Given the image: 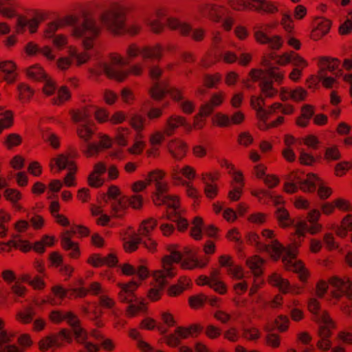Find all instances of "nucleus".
<instances>
[{
  "label": "nucleus",
  "instance_id": "obj_1",
  "mask_svg": "<svg viewBox=\"0 0 352 352\" xmlns=\"http://www.w3.org/2000/svg\"><path fill=\"white\" fill-rule=\"evenodd\" d=\"M50 320L55 323L67 321L72 328V333L67 329H63L58 334L50 335L43 338L39 342V348L42 351H47L52 346H61L60 340L68 342L72 341L73 337L82 349L79 352H97L98 346L87 340V332L79 325V320L72 312H63L60 310H54L50 314Z\"/></svg>",
  "mask_w": 352,
  "mask_h": 352
},
{
  "label": "nucleus",
  "instance_id": "obj_2",
  "mask_svg": "<svg viewBox=\"0 0 352 352\" xmlns=\"http://www.w3.org/2000/svg\"><path fill=\"white\" fill-rule=\"evenodd\" d=\"M262 236L267 240L266 243L262 242L260 236L255 233L249 234L248 241L261 250L268 252L274 259L282 257L285 268L297 273L300 280L302 282H305L308 276V272L303 264L296 258V248L298 244L296 239H295L293 246L284 247L274 239V233L272 230H264Z\"/></svg>",
  "mask_w": 352,
  "mask_h": 352
},
{
  "label": "nucleus",
  "instance_id": "obj_3",
  "mask_svg": "<svg viewBox=\"0 0 352 352\" xmlns=\"http://www.w3.org/2000/svg\"><path fill=\"white\" fill-rule=\"evenodd\" d=\"M77 18L68 16L63 19L49 23L43 32L45 38L52 39L56 36V32L66 25H73L72 36L76 38H82V46L85 50H91L96 39L101 33V27L96 19L92 16H86L82 21L76 23Z\"/></svg>",
  "mask_w": 352,
  "mask_h": 352
},
{
  "label": "nucleus",
  "instance_id": "obj_4",
  "mask_svg": "<svg viewBox=\"0 0 352 352\" xmlns=\"http://www.w3.org/2000/svg\"><path fill=\"white\" fill-rule=\"evenodd\" d=\"M170 253L166 256L162 261V270L154 274V278L157 283V288H153L149 292V298L153 300L159 298L160 292L168 283V280L175 274L173 263H181L184 268L193 269L195 267H204L206 265L208 259L199 260L191 250H186V258L183 259V254L179 251L175 245H170L168 248Z\"/></svg>",
  "mask_w": 352,
  "mask_h": 352
},
{
  "label": "nucleus",
  "instance_id": "obj_5",
  "mask_svg": "<svg viewBox=\"0 0 352 352\" xmlns=\"http://www.w3.org/2000/svg\"><path fill=\"white\" fill-rule=\"evenodd\" d=\"M148 179L147 182L138 181L134 183L132 186L133 191L138 192L144 189L147 184L153 186L155 190V194L153 197L155 204L157 206L162 204L166 205L168 208V219L177 223L179 230H185L188 226V221L181 213L177 198L165 194L168 189V184L163 179L164 177H148Z\"/></svg>",
  "mask_w": 352,
  "mask_h": 352
},
{
  "label": "nucleus",
  "instance_id": "obj_6",
  "mask_svg": "<svg viewBox=\"0 0 352 352\" xmlns=\"http://www.w3.org/2000/svg\"><path fill=\"white\" fill-rule=\"evenodd\" d=\"M320 212L314 209L309 213V224L305 221H297L292 219L289 212L282 207H278L276 210V217L283 228H292L294 233L298 238L303 236L306 232L315 234L321 229V225L317 223Z\"/></svg>",
  "mask_w": 352,
  "mask_h": 352
},
{
  "label": "nucleus",
  "instance_id": "obj_7",
  "mask_svg": "<svg viewBox=\"0 0 352 352\" xmlns=\"http://www.w3.org/2000/svg\"><path fill=\"white\" fill-rule=\"evenodd\" d=\"M156 225V220L150 219L142 222L138 230V234L134 232L126 233L123 237V245L126 251L135 250L139 244H142L149 251H154L157 244L151 237L150 233Z\"/></svg>",
  "mask_w": 352,
  "mask_h": 352
},
{
  "label": "nucleus",
  "instance_id": "obj_8",
  "mask_svg": "<svg viewBox=\"0 0 352 352\" xmlns=\"http://www.w3.org/2000/svg\"><path fill=\"white\" fill-rule=\"evenodd\" d=\"M309 311L314 314V320L319 325L318 336L320 340L317 342L318 348L321 351H328L331 347V342L329 340L331 329L334 324L328 314L320 309L319 302L315 298H310L308 301Z\"/></svg>",
  "mask_w": 352,
  "mask_h": 352
},
{
  "label": "nucleus",
  "instance_id": "obj_9",
  "mask_svg": "<svg viewBox=\"0 0 352 352\" xmlns=\"http://www.w3.org/2000/svg\"><path fill=\"white\" fill-rule=\"evenodd\" d=\"M104 199L111 207L112 215L116 217H121L129 206L135 209H138L142 204L141 196L134 195L129 197L124 195L115 186L109 187L107 195H104Z\"/></svg>",
  "mask_w": 352,
  "mask_h": 352
},
{
  "label": "nucleus",
  "instance_id": "obj_10",
  "mask_svg": "<svg viewBox=\"0 0 352 352\" xmlns=\"http://www.w3.org/2000/svg\"><path fill=\"white\" fill-rule=\"evenodd\" d=\"M295 181H289L285 184L287 192L293 193L300 188L303 191L314 192L318 190V195L322 199H327L331 194V189L325 186L320 177H296Z\"/></svg>",
  "mask_w": 352,
  "mask_h": 352
},
{
  "label": "nucleus",
  "instance_id": "obj_11",
  "mask_svg": "<svg viewBox=\"0 0 352 352\" xmlns=\"http://www.w3.org/2000/svg\"><path fill=\"white\" fill-rule=\"evenodd\" d=\"M126 64L129 61L135 59L140 56L142 60H160L163 56V47L160 44L154 45L142 46L136 43H129L124 50Z\"/></svg>",
  "mask_w": 352,
  "mask_h": 352
},
{
  "label": "nucleus",
  "instance_id": "obj_12",
  "mask_svg": "<svg viewBox=\"0 0 352 352\" xmlns=\"http://www.w3.org/2000/svg\"><path fill=\"white\" fill-rule=\"evenodd\" d=\"M102 25L116 35H122L124 32V8L117 6L103 12L100 16Z\"/></svg>",
  "mask_w": 352,
  "mask_h": 352
},
{
  "label": "nucleus",
  "instance_id": "obj_13",
  "mask_svg": "<svg viewBox=\"0 0 352 352\" xmlns=\"http://www.w3.org/2000/svg\"><path fill=\"white\" fill-rule=\"evenodd\" d=\"M229 3L232 8L237 11L254 10L272 14L278 11V3L270 0H230Z\"/></svg>",
  "mask_w": 352,
  "mask_h": 352
},
{
  "label": "nucleus",
  "instance_id": "obj_14",
  "mask_svg": "<svg viewBox=\"0 0 352 352\" xmlns=\"http://www.w3.org/2000/svg\"><path fill=\"white\" fill-rule=\"evenodd\" d=\"M125 65L126 62L124 57L119 53L113 52L109 55L108 62L101 63L100 67L107 77L122 82L126 78V73L120 66Z\"/></svg>",
  "mask_w": 352,
  "mask_h": 352
},
{
  "label": "nucleus",
  "instance_id": "obj_15",
  "mask_svg": "<svg viewBox=\"0 0 352 352\" xmlns=\"http://www.w3.org/2000/svg\"><path fill=\"white\" fill-rule=\"evenodd\" d=\"M138 285V283L135 281H131L129 284L120 285V300L123 302L129 303L126 309V314L131 317L143 311L144 309L143 302H140L133 295V292Z\"/></svg>",
  "mask_w": 352,
  "mask_h": 352
},
{
  "label": "nucleus",
  "instance_id": "obj_16",
  "mask_svg": "<svg viewBox=\"0 0 352 352\" xmlns=\"http://www.w3.org/2000/svg\"><path fill=\"white\" fill-rule=\"evenodd\" d=\"M19 342L22 346H29L31 340L28 336L22 335L16 337L12 333L3 329V322L0 320V352H21L16 346Z\"/></svg>",
  "mask_w": 352,
  "mask_h": 352
},
{
  "label": "nucleus",
  "instance_id": "obj_17",
  "mask_svg": "<svg viewBox=\"0 0 352 352\" xmlns=\"http://www.w3.org/2000/svg\"><path fill=\"white\" fill-rule=\"evenodd\" d=\"M74 154H60L57 157L52 158L50 162V168L52 174H59L60 172L66 168L68 173L66 176H74L78 173V167L73 157Z\"/></svg>",
  "mask_w": 352,
  "mask_h": 352
},
{
  "label": "nucleus",
  "instance_id": "obj_18",
  "mask_svg": "<svg viewBox=\"0 0 352 352\" xmlns=\"http://www.w3.org/2000/svg\"><path fill=\"white\" fill-rule=\"evenodd\" d=\"M89 233V230L82 226H76L72 227L71 230L66 231L61 239L62 245L64 249L68 251L69 256L72 258H76L79 254V250L77 244L72 241L71 239L72 234H79L80 236L88 235Z\"/></svg>",
  "mask_w": 352,
  "mask_h": 352
},
{
  "label": "nucleus",
  "instance_id": "obj_19",
  "mask_svg": "<svg viewBox=\"0 0 352 352\" xmlns=\"http://www.w3.org/2000/svg\"><path fill=\"white\" fill-rule=\"evenodd\" d=\"M249 77L253 82H256L260 79H268L280 84L285 78V73L278 67H270L265 70L252 69L249 73Z\"/></svg>",
  "mask_w": 352,
  "mask_h": 352
},
{
  "label": "nucleus",
  "instance_id": "obj_20",
  "mask_svg": "<svg viewBox=\"0 0 352 352\" xmlns=\"http://www.w3.org/2000/svg\"><path fill=\"white\" fill-rule=\"evenodd\" d=\"M329 284L334 288L332 292L333 298L339 299L342 296H346L352 300V284L349 279L333 276L329 279Z\"/></svg>",
  "mask_w": 352,
  "mask_h": 352
},
{
  "label": "nucleus",
  "instance_id": "obj_21",
  "mask_svg": "<svg viewBox=\"0 0 352 352\" xmlns=\"http://www.w3.org/2000/svg\"><path fill=\"white\" fill-rule=\"evenodd\" d=\"M181 126L190 131L192 126L187 122L186 119L179 115L173 114L168 116L165 122L164 130L167 137L173 135Z\"/></svg>",
  "mask_w": 352,
  "mask_h": 352
},
{
  "label": "nucleus",
  "instance_id": "obj_22",
  "mask_svg": "<svg viewBox=\"0 0 352 352\" xmlns=\"http://www.w3.org/2000/svg\"><path fill=\"white\" fill-rule=\"evenodd\" d=\"M41 23L38 16L28 18L24 16H18L16 21L15 31L16 34H21L28 29L31 34L36 32Z\"/></svg>",
  "mask_w": 352,
  "mask_h": 352
},
{
  "label": "nucleus",
  "instance_id": "obj_23",
  "mask_svg": "<svg viewBox=\"0 0 352 352\" xmlns=\"http://www.w3.org/2000/svg\"><path fill=\"white\" fill-rule=\"evenodd\" d=\"M340 65V60L337 58L321 57L318 61V74H327V72L332 73L336 77L342 76L340 69H338Z\"/></svg>",
  "mask_w": 352,
  "mask_h": 352
},
{
  "label": "nucleus",
  "instance_id": "obj_24",
  "mask_svg": "<svg viewBox=\"0 0 352 352\" xmlns=\"http://www.w3.org/2000/svg\"><path fill=\"white\" fill-rule=\"evenodd\" d=\"M226 94L223 91H219L212 94L210 100L200 107L201 116H209L214 109L220 107L225 100Z\"/></svg>",
  "mask_w": 352,
  "mask_h": 352
},
{
  "label": "nucleus",
  "instance_id": "obj_25",
  "mask_svg": "<svg viewBox=\"0 0 352 352\" xmlns=\"http://www.w3.org/2000/svg\"><path fill=\"white\" fill-rule=\"evenodd\" d=\"M170 95L174 100L179 102V107L184 113L189 115L194 112L195 109V102L193 101L184 99L183 93L181 90L173 88L170 91Z\"/></svg>",
  "mask_w": 352,
  "mask_h": 352
},
{
  "label": "nucleus",
  "instance_id": "obj_26",
  "mask_svg": "<svg viewBox=\"0 0 352 352\" xmlns=\"http://www.w3.org/2000/svg\"><path fill=\"white\" fill-rule=\"evenodd\" d=\"M270 283L274 286L278 287L283 293H291L298 294L300 293V288L298 286H292L287 280L282 278L278 274H274L270 278Z\"/></svg>",
  "mask_w": 352,
  "mask_h": 352
},
{
  "label": "nucleus",
  "instance_id": "obj_27",
  "mask_svg": "<svg viewBox=\"0 0 352 352\" xmlns=\"http://www.w3.org/2000/svg\"><path fill=\"white\" fill-rule=\"evenodd\" d=\"M315 28L312 30L310 37L318 41L326 35L331 28V21L324 18H318L315 21Z\"/></svg>",
  "mask_w": 352,
  "mask_h": 352
},
{
  "label": "nucleus",
  "instance_id": "obj_28",
  "mask_svg": "<svg viewBox=\"0 0 352 352\" xmlns=\"http://www.w3.org/2000/svg\"><path fill=\"white\" fill-rule=\"evenodd\" d=\"M198 284L207 285L219 294H224L226 291L224 284L219 280L218 272L216 271L212 273L210 278L206 276L201 277Z\"/></svg>",
  "mask_w": 352,
  "mask_h": 352
},
{
  "label": "nucleus",
  "instance_id": "obj_29",
  "mask_svg": "<svg viewBox=\"0 0 352 352\" xmlns=\"http://www.w3.org/2000/svg\"><path fill=\"white\" fill-rule=\"evenodd\" d=\"M219 261L222 266L228 268V272L232 278L236 280H241L244 278V273L242 268L239 266L234 265L230 257L221 256Z\"/></svg>",
  "mask_w": 352,
  "mask_h": 352
},
{
  "label": "nucleus",
  "instance_id": "obj_30",
  "mask_svg": "<svg viewBox=\"0 0 352 352\" xmlns=\"http://www.w3.org/2000/svg\"><path fill=\"white\" fill-rule=\"evenodd\" d=\"M168 147L172 156L177 160L184 157L187 151L186 144L179 139L171 140L168 143Z\"/></svg>",
  "mask_w": 352,
  "mask_h": 352
},
{
  "label": "nucleus",
  "instance_id": "obj_31",
  "mask_svg": "<svg viewBox=\"0 0 352 352\" xmlns=\"http://www.w3.org/2000/svg\"><path fill=\"white\" fill-rule=\"evenodd\" d=\"M166 24L170 29L178 30L183 36H188L190 34V25L188 23L180 21L177 18L168 17Z\"/></svg>",
  "mask_w": 352,
  "mask_h": 352
},
{
  "label": "nucleus",
  "instance_id": "obj_32",
  "mask_svg": "<svg viewBox=\"0 0 352 352\" xmlns=\"http://www.w3.org/2000/svg\"><path fill=\"white\" fill-rule=\"evenodd\" d=\"M173 89V88L168 89L167 85L164 81H157L154 82L151 87L150 89V94L153 99L160 100L164 98L166 92L170 94Z\"/></svg>",
  "mask_w": 352,
  "mask_h": 352
},
{
  "label": "nucleus",
  "instance_id": "obj_33",
  "mask_svg": "<svg viewBox=\"0 0 352 352\" xmlns=\"http://www.w3.org/2000/svg\"><path fill=\"white\" fill-rule=\"evenodd\" d=\"M89 263L95 267H99L101 265H107L113 267L116 265L118 260L113 254H109L106 257H102L100 255H94L89 258Z\"/></svg>",
  "mask_w": 352,
  "mask_h": 352
},
{
  "label": "nucleus",
  "instance_id": "obj_34",
  "mask_svg": "<svg viewBox=\"0 0 352 352\" xmlns=\"http://www.w3.org/2000/svg\"><path fill=\"white\" fill-rule=\"evenodd\" d=\"M0 69L3 72L5 76V80L12 83L15 80L16 74L15 72L16 65L12 60H6L0 63Z\"/></svg>",
  "mask_w": 352,
  "mask_h": 352
},
{
  "label": "nucleus",
  "instance_id": "obj_35",
  "mask_svg": "<svg viewBox=\"0 0 352 352\" xmlns=\"http://www.w3.org/2000/svg\"><path fill=\"white\" fill-rule=\"evenodd\" d=\"M72 118L75 122H92L89 120L91 114V109L89 107H84L70 111Z\"/></svg>",
  "mask_w": 352,
  "mask_h": 352
},
{
  "label": "nucleus",
  "instance_id": "obj_36",
  "mask_svg": "<svg viewBox=\"0 0 352 352\" xmlns=\"http://www.w3.org/2000/svg\"><path fill=\"white\" fill-rule=\"evenodd\" d=\"M26 75L30 79L36 81L43 80L47 77L43 67L38 63L28 67Z\"/></svg>",
  "mask_w": 352,
  "mask_h": 352
},
{
  "label": "nucleus",
  "instance_id": "obj_37",
  "mask_svg": "<svg viewBox=\"0 0 352 352\" xmlns=\"http://www.w3.org/2000/svg\"><path fill=\"white\" fill-rule=\"evenodd\" d=\"M146 118L141 114L133 113L129 119V124L136 131L138 137H142V131L144 129Z\"/></svg>",
  "mask_w": 352,
  "mask_h": 352
},
{
  "label": "nucleus",
  "instance_id": "obj_38",
  "mask_svg": "<svg viewBox=\"0 0 352 352\" xmlns=\"http://www.w3.org/2000/svg\"><path fill=\"white\" fill-rule=\"evenodd\" d=\"M94 122H86L80 124L77 128V134L78 137L85 142L91 140L94 133Z\"/></svg>",
  "mask_w": 352,
  "mask_h": 352
},
{
  "label": "nucleus",
  "instance_id": "obj_39",
  "mask_svg": "<svg viewBox=\"0 0 352 352\" xmlns=\"http://www.w3.org/2000/svg\"><path fill=\"white\" fill-rule=\"evenodd\" d=\"M123 274L131 276L137 275L140 279H144L148 276V270L144 266H139L138 269L129 264H124L122 266Z\"/></svg>",
  "mask_w": 352,
  "mask_h": 352
},
{
  "label": "nucleus",
  "instance_id": "obj_40",
  "mask_svg": "<svg viewBox=\"0 0 352 352\" xmlns=\"http://www.w3.org/2000/svg\"><path fill=\"white\" fill-rule=\"evenodd\" d=\"M332 229L336 231L339 236L344 237L348 231L352 230V215H346L343 219L340 226H333Z\"/></svg>",
  "mask_w": 352,
  "mask_h": 352
},
{
  "label": "nucleus",
  "instance_id": "obj_41",
  "mask_svg": "<svg viewBox=\"0 0 352 352\" xmlns=\"http://www.w3.org/2000/svg\"><path fill=\"white\" fill-rule=\"evenodd\" d=\"M200 13L204 16H208L214 21H218L219 8L216 5L206 4L199 7Z\"/></svg>",
  "mask_w": 352,
  "mask_h": 352
},
{
  "label": "nucleus",
  "instance_id": "obj_42",
  "mask_svg": "<svg viewBox=\"0 0 352 352\" xmlns=\"http://www.w3.org/2000/svg\"><path fill=\"white\" fill-rule=\"evenodd\" d=\"M217 300V298H208L207 296L200 294L190 297L189 299V303L192 307L196 308L202 305L206 302H208L211 305L214 306Z\"/></svg>",
  "mask_w": 352,
  "mask_h": 352
},
{
  "label": "nucleus",
  "instance_id": "obj_43",
  "mask_svg": "<svg viewBox=\"0 0 352 352\" xmlns=\"http://www.w3.org/2000/svg\"><path fill=\"white\" fill-rule=\"evenodd\" d=\"M98 299L100 306L103 308L110 309L111 314L115 317L116 319H118L119 315L117 309L114 308L115 301L104 294H100Z\"/></svg>",
  "mask_w": 352,
  "mask_h": 352
},
{
  "label": "nucleus",
  "instance_id": "obj_44",
  "mask_svg": "<svg viewBox=\"0 0 352 352\" xmlns=\"http://www.w3.org/2000/svg\"><path fill=\"white\" fill-rule=\"evenodd\" d=\"M263 263L264 261L258 256H254L247 260V265L255 276H259L262 274Z\"/></svg>",
  "mask_w": 352,
  "mask_h": 352
},
{
  "label": "nucleus",
  "instance_id": "obj_45",
  "mask_svg": "<svg viewBox=\"0 0 352 352\" xmlns=\"http://www.w3.org/2000/svg\"><path fill=\"white\" fill-rule=\"evenodd\" d=\"M259 80H261L260 87L261 92L265 97L273 98L277 94L278 91L274 88L272 81L269 80L268 79H260Z\"/></svg>",
  "mask_w": 352,
  "mask_h": 352
},
{
  "label": "nucleus",
  "instance_id": "obj_46",
  "mask_svg": "<svg viewBox=\"0 0 352 352\" xmlns=\"http://www.w3.org/2000/svg\"><path fill=\"white\" fill-rule=\"evenodd\" d=\"M34 315V309L31 307H26L17 313L16 318L19 322L23 324H28L33 321Z\"/></svg>",
  "mask_w": 352,
  "mask_h": 352
},
{
  "label": "nucleus",
  "instance_id": "obj_47",
  "mask_svg": "<svg viewBox=\"0 0 352 352\" xmlns=\"http://www.w3.org/2000/svg\"><path fill=\"white\" fill-rule=\"evenodd\" d=\"M243 177H234L232 182V190L229 192V197L232 201H237L241 195L242 186L243 185Z\"/></svg>",
  "mask_w": 352,
  "mask_h": 352
},
{
  "label": "nucleus",
  "instance_id": "obj_48",
  "mask_svg": "<svg viewBox=\"0 0 352 352\" xmlns=\"http://www.w3.org/2000/svg\"><path fill=\"white\" fill-rule=\"evenodd\" d=\"M1 14L4 17L11 19L15 16L12 0H0Z\"/></svg>",
  "mask_w": 352,
  "mask_h": 352
},
{
  "label": "nucleus",
  "instance_id": "obj_49",
  "mask_svg": "<svg viewBox=\"0 0 352 352\" xmlns=\"http://www.w3.org/2000/svg\"><path fill=\"white\" fill-rule=\"evenodd\" d=\"M129 336L137 341L138 347L144 352H162L160 351L155 350L148 343L143 341L140 336L139 332L133 329L130 331Z\"/></svg>",
  "mask_w": 352,
  "mask_h": 352
},
{
  "label": "nucleus",
  "instance_id": "obj_50",
  "mask_svg": "<svg viewBox=\"0 0 352 352\" xmlns=\"http://www.w3.org/2000/svg\"><path fill=\"white\" fill-rule=\"evenodd\" d=\"M50 260L52 263L56 266L60 267V270L67 275H70L72 272V268L69 266L63 264L62 256L57 252H54L50 255Z\"/></svg>",
  "mask_w": 352,
  "mask_h": 352
},
{
  "label": "nucleus",
  "instance_id": "obj_51",
  "mask_svg": "<svg viewBox=\"0 0 352 352\" xmlns=\"http://www.w3.org/2000/svg\"><path fill=\"white\" fill-rule=\"evenodd\" d=\"M6 182L2 179H0V190H3V193L7 199L11 201L12 202H16L20 199V194L18 191L6 188Z\"/></svg>",
  "mask_w": 352,
  "mask_h": 352
},
{
  "label": "nucleus",
  "instance_id": "obj_52",
  "mask_svg": "<svg viewBox=\"0 0 352 352\" xmlns=\"http://www.w3.org/2000/svg\"><path fill=\"white\" fill-rule=\"evenodd\" d=\"M21 280L28 283L30 285L32 286L36 289H41L45 287V283L42 278L39 276H36L32 278L31 275L26 274H23Z\"/></svg>",
  "mask_w": 352,
  "mask_h": 352
},
{
  "label": "nucleus",
  "instance_id": "obj_53",
  "mask_svg": "<svg viewBox=\"0 0 352 352\" xmlns=\"http://www.w3.org/2000/svg\"><path fill=\"white\" fill-rule=\"evenodd\" d=\"M19 98L22 102L30 100L34 94V91L26 84L22 83L18 86Z\"/></svg>",
  "mask_w": 352,
  "mask_h": 352
},
{
  "label": "nucleus",
  "instance_id": "obj_54",
  "mask_svg": "<svg viewBox=\"0 0 352 352\" xmlns=\"http://www.w3.org/2000/svg\"><path fill=\"white\" fill-rule=\"evenodd\" d=\"M203 232V221L202 219L199 217H195L194 219L192 226L190 230L191 236L199 240L201 238Z\"/></svg>",
  "mask_w": 352,
  "mask_h": 352
},
{
  "label": "nucleus",
  "instance_id": "obj_55",
  "mask_svg": "<svg viewBox=\"0 0 352 352\" xmlns=\"http://www.w3.org/2000/svg\"><path fill=\"white\" fill-rule=\"evenodd\" d=\"M21 142L22 138L20 135L17 133H10L5 138L3 144L7 148L11 149L13 147L20 145Z\"/></svg>",
  "mask_w": 352,
  "mask_h": 352
},
{
  "label": "nucleus",
  "instance_id": "obj_56",
  "mask_svg": "<svg viewBox=\"0 0 352 352\" xmlns=\"http://www.w3.org/2000/svg\"><path fill=\"white\" fill-rule=\"evenodd\" d=\"M131 133V130L127 127H119L117 129L116 141L120 146L127 144V138Z\"/></svg>",
  "mask_w": 352,
  "mask_h": 352
},
{
  "label": "nucleus",
  "instance_id": "obj_57",
  "mask_svg": "<svg viewBox=\"0 0 352 352\" xmlns=\"http://www.w3.org/2000/svg\"><path fill=\"white\" fill-rule=\"evenodd\" d=\"M13 124V113L10 111H6L0 114V133L4 129L10 127Z\"/></svg>",
  "mask_w": 352,
  "mask_h": 352
},
{
  "label": "nucleus",
  "instance_id": "obj_58",
  "mask_svg": "<svg viewBox=\"0 0 352 352\" xmlns=\"http://www.w3.org/2000/svg\"><path fill=\"white\" fill-rule=\"evenodd\" d=\"M307 91L302 87H298L294 89L290 90V98L294 102H301L307 97Z\"/></svg>",
  "mask_w": 352,
  "mask_h": 352
},
{
  "label": "nucleus",
  "instance_id": "obj_59",
  "mask_svg": "<svg viewBox=\"0 0 352 352\" xmlns=\"http://www.w3.org/2000/svg\"><path fill=\"white\" fill-rule=\"evenodd\" d=\"M70 98V93L68 89L63 86L61 87L57 93V97L53 99V103L56 105H60L64 102L69 100Z\"/></svg>",
  "mask_w": 352,
  "mask_h": 352
},
{
  "label": "nucleus",
  "instance_id": "obj_60",
  "mask_svg": "<svg viewBox=\"0 0 352 352\" xmlns=\"http://www.w3.org/2000/svg\"><path fill=\"white\" fill-rule=\"evenodd\" d=\"M189 285V280L184 278L181 279L178 285L171 286L168 289L170 296H177L186 289Z\"/></svg>",
  "mask_w": 352,
  "mask_h": 352
},
{
  "label": "nucleus",
  "instance_id": "obj_61",
  "mask_svg": "<svg viewBox=\"0 0 352 352\" xmlns=\"http://www.w3.org/2000/svg\"><path fill=\"white\" fill-rule=\"evenodd\" d=\"M124 72L126 73V78L129 75L135 76H140L144 72V66L143 63H136L129 67L128 69H125Z\"/></svg>",
  "mask_w": 352,
  "mask_h": 352
},
{
  "label": "nucleus",
  "instance_id": "obj_62",
  "mask_svg": "<svg viewBox=\"0 0 352 352\" xmlns=\"http://www.w3.org/2000/svg\"><path fill=\"white\" fill-rule=\"evenodd\" d=\"M341 157V154L338 147L333 146L326 148L324 159L327 161H336Z\"/></svg>",
  "mask_w": 352,
  "mask_h": 352
},
{
  "label": "nucleus",
  "instance_id": "obj_63",
  "mask_svg": "<svg viewBox=\"0 0 352 352\" xmlns=\"http://www.w3.org/2000/svg\"><path fill=\"white\" fill-rule=\"evenodd\" d=\"M52 41V44L58 49L63 50L68 44L67 36L62 34H58L53 37Z\"/></svg>",
  "mask_w": 352,
  "mask_h": 352
},
{
  "label": "nucleus",
  "instance_id": "obj_64",
  "mask_svg": "<svg viewBox=\"0 0 352 352\" xmlns=\"http://www.w3.org/2000/svg\"><path fill=\"white\" fill-rule=\"evenodd\" d=\"M352 170V161H343L338 163L335 167L337 175H345Z\"/></svg>",
  "mask_w": 352,
  "mask_h": 352
}]
</instances>
